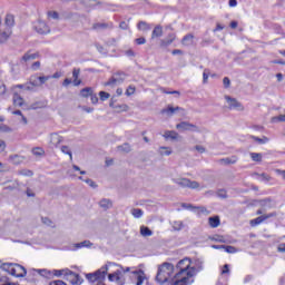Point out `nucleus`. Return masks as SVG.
I'll list each match as a JSON object with an SVG mask.
<instances>
[{
    "label": "nucleus",
    "mask_w": 285,
    "mask_h": 285,
    "mask_svg": "<svg viewBox=\"0 0 285 285\" xmlns=\"http://www.w3.org/2000/svg\"><path fill=\"white\" fill-rule=\"evenodd\" d=\"M117 150H119L120 153H130V150H132V148L130 147V144L125 142L122 145H119L117 147Z\"/></svg>",
    "instance_id": "7c9ffc66"
},
{
    "label": "nucleus",
    "mask_w": 285,
    "mask_h": 285,
    "mask_svg": "<svg viewBox=\"0 0 285 285\" xmlns=\"http://www.w3.org/2000/svg\"><path fill=\"white\" fill-rule=\"evenodd\" d=\"M108 28V23L106 22H97L92 24V30H106Z\"/></svg>",
    "instance_id": "473e14b6"
},
{
    "label": "nucleus",
    "mask_w": 285,
    "mask_h": 285,
    "mask_svg": "<svg viewBox=\"0 0 285 285\" xmlns=\"http://www.w3.org/2000/svg\"><path fill=\"white\" fill-rule=\"evenodd\" d=\"M80 95L85 99H88V97H90L92 95V88L91 87H86V88L81 89Z\"/></svg>",
    "instance_id": "c756f323"
},
{
    "label": "nucleus",
    "mask_w": 285,
    "mask_h": 285,
    "mask_svg": "<svg viewBox=\"0 0 285 285\" xmlns=\"http://www.w3.org/2000/svg\"><path fill=\"white\" fill-rule=\"evenodd\" d=\"M18 175H22V177H32L35 173L30 169H21L18 171Z\"/></svg>",
    "instance_id": "e433bc0d"
},
{
    "label": "nucleus",
    "mask_w": 285,
    "mask_h": 285,
    "mask_svg": "<svg viewBox=\"0 0 285 285\" xmlns=\"http://www.w3.org/2000/svg\"><path fill=\"white\" fill-rule=\"evenodd\" d=\"M180 110H184V108L177 106L173 107V105H168L167 108L161 109V115H167V117H173V115H176V112H179Z\"/></svg>",
    "instance_id": "f8f14e48"
},
{
    "label": "nucleus",
    "mask_w": 285,
    "mask_h": 285,
    "mask_svg": "<svg viewBox=\"0 0 285 285\" xmlns=\"http://www.w3.org/2000/svg\"><path fill=\"white\" fill-rule=\"evenodd\" d=\"M80 72H81L80 69L75 68V69L72 70V77H73V79H79Z\"/></svg>",
    "instance_id": "680f3d73"
},
{
    "label": "nucleus",
    "mask_w": 285,
    "mask_h": 285,
    "mask_svg": "<svg viewBox=\"0 0 285 285\" xmlns=\"http://www.w3.org/2000/svg\"><path fill=\"white\" fill-rule=\"evenodd\" d=\"M223 85H224V88H230V78L229 77H225L223 79Z\"/></svg>",
    "instance_id": "13d9d810"
},
{
    "label": "nucleus",
    "mask_w": 285,
    "mask_h": 285,
    "mask_svg": "<svg viewBox=\"0 0 285 285\" xmlns=\"http://www.w3.org/2000/svg\"><path fill=\"white\" fill-rule=\"evenodd\" d=\"M140 235L142 237H153V230H150V228H148L147 226H141L140 227Z\"/></svg>",
    "instance_id": "cd10ccee"
},
{
    "label": "nucleus",
    "mask_w": 285,
    "mask_h": 285,
    "mask_svg": "<svg viewBox=\"0 0 285 285\" xmlns=\"http://www.w3.org/2000/svg\"><path fill=\"white\" fill-rule=\"evenodd\" d=\"M194 149L197 150V153H200V155H204V153H206V147L202 145H196Z\"/></svg>",
    "instance_id": "603ef678"
},
{
    "label": "nucleus",
    "mask_w": 285,
    "mask_h": 285,
    "mask_svg": "<svg viewBox=\"0 0 285 285\" xmlns=\"http://www.w3.org/2000/svg\"><path fill=\"white\" fill-rule=\"evenodd\" d=\"M49 19H59V12L57 11H48Z\"/></svg>",
    "instance_id": "864d4df0"
},
{
    "label": "nucleus",
    "mask_w": 285,
    "mask_h": 285,
    "mask_svg": "<svg viewBox=\"0 0 285 285\" xmlns=\"http://www.w3.org/2000/svg\"><path fill=\"white\" fill-rule=\"evenodd\" d=\"M33 155L37 157L41 156L43 154V149L41 147H36L32 149Z\"/></svg>",
    "instance_id": "8fccbe9b"
},
{
    "label": "nucleus",
    "mask_w": 285,
    "mask_h": 285,
    "mask_svg": "<svg viewBox=\"0 0 285 285\" xmlns=\"http://www.w3.org/2000/svg\"><path fill=\"white\" fill-rule=\"evenodd\" d=\"M41 68V62L36 61L31 65V70H39Z\"/></svg>",
    "instance_id": "bf43d9fd"
},
{
    "label": "nucleus",
    "mask_w": 285,
    "mask_h": 285,
    "mask_svg": "<svg viewBox=\"0 0 285 285\" xmlns=\"http://www.w3.org/2000/svg\"><path fill=\"white\" fill-rule=\"evenodd\" d=\"M208 223L212 228H217L222 222L219 220V216H213L208 218Z\"/></svg>",
    "instance_id": "5701e85b"
},
{
    "label": "nucleus",
    "mask_w": 285,
    "mask_h": 285,
    "mask_svg": "<svg viewBox=\"0 0 285 285\" xmlns=\"http://www.w3.org/2000/svg\"><path fill=\"white\" fill-rule=\"evenodd\" d=\"M39 52H30V51H27L22 58H21V63H28V61H35V59H39Z\"/></svg>",
    "instance_id": "ddd939ff"
},
{
    "label": "nucleus",
    "mask_w": 285,
    "mask_h": 285,
    "mask_svg": "<svg viewBox=\"0 0 285 285\" xmlns=\"http://www.w3.org/2000/svg\"><path fill=\"white\" fill-rule=\"evenodd\" d=\"M135 87L134 86H129L126 90V95L127 97H130V95H135Z\"/></svg>",
    "instance_id": "4d7b16f0"
},
{
    "label": "nucleus",
    "mask_w": 285,
    "mask_h": 285,
    "mask_svg": "<svg viewBox=\"0 0 285 285\" xmlns=\"http://www.w3.org/2000/svg\"><path fill=\"white\" fill-rule=\"evenodd\" d=\"M159 37H164V27L161 24H157L151 32V39H159Z\"/></svg>",
    "instance_id": "2eb2a0df"
},
{
    "label": "nucleus",
    "mask_w": 285,
    "mask_h": 285,
    "mask_svg": "<svg viewBox=\"0 0 285 285\" xmlns=\"http://www.w3.org/2000/svg\"><path fill=\"white\" fill-rule=\"evenodd\" d=\"M216 195L220 199H228V194H227L226 189H218Z\"/></svg>",
    "instance_id": "4c0bfd02"
},
{
    "label": "nucleus",
    "mask_w": 285,
    "mask_h": 285,
    "mask_svg": "<svg viewBox=\"0 0 285 285\" xmlns=\"http://www.w3.org/2000/svg\"><path fill=\"white\" fill-rule=\"evenodd\" d=\"M137 29L140 30L141 32H148V30H150V24L141 20L138 22Z\"/></svg>",
    "instance_id": "412c9836"
},
{
    "label": "nucleus",
    "mask_w": 285,
    "mask_h": 285,
    "mask_svg": "<svg viewBox=\"0 0 285 285\" xmlns=\"http://www.w3.org/2000/svg\"><path fill=\"white\" fill-rule=\"evenodd\" d=\"M135 41L137 46H144V43H146V38L140 37V38H137Z\"/></svg>",
    "instance_id": "052dcab7"
},
{
    "label": "nucleus",
    "mask_w": 285,
    "mask_h": 285,
    "mask_svg": "<svg viewBox=\"0 0 285 285\" xmlns=\"http://www.w3.org/2000/svg\"><path fill=\"white\" fill-rule=\"evenodd\" d=\"M13 105L21 108L23 106V98L19 96V94H13Z\"/></svg>",
    "instance_id": "c85d7f7f"
},
{
    "label": "nucleus",
    "mask_w": 285,
    "mask_h": 285,
    "mask_svg": "<svg viewBox=\"0 0 285 285\" xmlns=\"http://www.w3.org/2000/svg\"><path fill=\"white\" fill-rule=\"evenodd\" d=\"M131 215L136 218L139 219L141 217H144V210L139 209V208H134L131 209Z\"/></svg>",
    "instance_id": "72a5a7b5"
},
{
    "label": "nucleus",
    "mask_w": 285,
    "mask_h": 285,
    "mask_svg": "<svg viewBox=\"0 0 285 285\" xmlns=\"http://www.w3.org/2000/svg\"><path fill=\"white\" fill-rule=\"evenodd\" d=\"M85 184H88L91 188H97V183L90 178L85 179Z\"/></svg>",
    "instance_id": "5fc2aeb1"
},
{
    "label": "nucleus",
    "mask_w": 285,
    "mask_h": 285,
    "mask_svg": "<svg viewBox=\"0 0 285 285\" xmlns=\"http://www.w3.org/2000/svg\"><path fill=\"white\" fill-rule=\"evenodd\" d=\"M99 206H100V208H104V210H108V209L112 208V200H110L108 198H102L99 202Z\"/></svg>",
    "instance_id": "f3484780"
},
{
    "label": "nucleus",
    "mask_w": 285,
    "mask_h": 285,
    "mask_svg": "<svg viewBox=\"0 0 285 285\" xmlns=\"http://www.w3.org/2000/svg\"><path fill=\"white\" fill-rule=\"evenodd\" d=\"M224 250H225V253H229L230 255L237 253V248H235V246H230V245H225Z\"/></svg>",
    "instance_id": "79ce46f5"
},
{
    "label": "nucleus",
    "mask_w": 285,
    "mask_h": 285,
    "mask_svg": "<svg viewBox=\"0 0 285 285\" xmlns=\"http://www.w3.org/2000/svg\"><path fill=\"white\" fill-rule=\"evenodd\" d=\"M10 39V35L6 31L0 32V43H6Z\"/></svg>",
    "instance_id": "a19ab883"
},
{
    "label": "nucleus",
    "mask_w": 285,
    "mask_h": 285,
    "mask_svg": "<svg viewBox=\"0 0 285 285\" xmlns=\"http://www.w3.org/2000/svg\"><path fill=\"white\" fill-rule=\"evenodd\" d=\"M177 39V36L175 33H169L167 38L160 40L161 48H168Z\"/></svg>",
    "instance_id": "4468645a"
},
{
    "label": "nucleus",
    "mask_w": 285,
    "mask_h": 285,
    "mask_svg": "<svg viewBox=\"0 0 285 285\" xmlns=\"http://www.w3.org/2000/svg\"><path fill=\"white\" fill-rule=\"evenodd\" d=\"M176 128L177 130H180V132H199V127L188 121H180L176 125Z\"/></svg>",
    "instance_id": "0eeeda50"
},
{
    "label": "nucleus",
    "mask_w": 285,
    "mask_h": 285,
    "mask_svg": "<svg viewBox=\"0 0 285 285\" xmlns=\"http://www.w3.org/2000/svg\"><path fill=\"white\" fill-rule=\"evenodd\" d=\"M178 273L175 275L174 285H188L190 277L197 275L195 267H190V258H184L177 263Z\"/></svg>",
    "instance_id": "f257e3e1"
},
{
    "label": "nucleus",
    "mask_w": 285,
    "mask_h": 285,
    "mask_svg": "<svg viewBox=\"0 0 285 285\" xmlns=\"http://www.w3.org/2000/svg\"><path fill=\"white\" fill-rule=\"evenodd\" d=\"M165 139H171V141H175L178 139L179 137V134H177V131H166L165 135H164Z\"/></svg>",
    "instance_id": "a878e982"
},
{
    "label": "nucleus",
    "mask_w": 285,
    "mask_h": 285,
    "mask_svg": "<svg viewBox=\"0 0 285 285\" xmlns=\"http://www.w3.org/2000/svg\"><path fill=\"white\" fill-rule=\"evenodd\" d=\"M137 276V283L136 285H144V282H148V278H146V274L144 271L135 272Z\"/></svg>",
    "instance_id": "aec40b11"
},
{
    "label": "nucleus",
    "mask_w": 285,
    "mask_h": 285,
    "mask_svg": "<svg viewBox=\"0 0 285 285\" xmlns=\"http://www.w3.org/2000/svg\"><path fill=\"white\" fill-rule=\"evenodd\" d=\"M119 28L121 30H128V23L126 21H121L120 24H119Z\"/></svg>",
    "instance_id": "69168bd1"
},
{
    "label": "nucleus",
    "mask_w": 285,
    "mask_h": 285,
    "mask_svg": "<svg viewBox=\"0 0 285 285\" xmlns=\"http://www.w3.org/2000/svg\"><path fill=\"white\" fill-rule=\"evenodd\" d=\"M250 139H253L254 141H257V144H268L269 139L268 137L264 136L263 138H259L257 136H250Z\"/></svg>",
    "instance_id": "2f4dec72"
},
{
    "label": "nucleus",
    "mask_w": 285,
    "mask_h": 285,
    "mask_svg": "<svg viewBox=\"0 0 285 285\" xmlns=\"http://www.w3.org/2000/svg\"><path fill=\"white\" fill-rule=\"evenodd\" d=\"M61 153H63V155H69L70 159H72V151L70 150V147L62 146L61 147Z\"/></svg>",
    "instance_id": "49530a36"
},
{
    "label": "nucleus",
    "mask_w": 285,
    "mask_h": 285,
    "mask_svg": "<svg viewBox=\"0 0 285 285\" xmlns=\"http://www.w3.org/2000/svg\"><path fill=\"white\" fill-rule=\"evenodd\" d=\"M3 150H6V141L0 140V153H3Z\"/></svg>",
    "instance_id": "774afa93"
},
{
    "label": "nucleus",
    "mask_w": 285,
    "mask_h": 285,
    "mask_svg": "<svg viewBox=\"0 0 285 285\" xmlns=\"http://www.w3.org/2000/svg\"><path fill=\"white\" fill-rule=\"evenodd\" d=\"M279 121H285V114L284 115H279V116H275L272 117V124H277Z\"/></svg>",
    "instance_id": "a18cd8bd"
},
{
    "label": "nucleus",
    "mask_w": 285,
    "mask_h": 285,
    "mask_svg": "<svg viewBox=\"0 0 285 285\" xmlns=\"http://www.w3.org/2000/svg\"><path fill=\"white\" fill-rule=\"evenodd\" d=\"M9 161H11V164H14V166H19V164H22L23 161V156H19V155L10 156Z\"/></svg>",
    "instance_id": "b1692460"
},
{
    "label": "nucleus",
    "mask_w": 285,
    "mask_h": 285,
    "mask_svg": "<svg viewBox=\"0 0 285 285\" xmlns=\"http://www.w3.org/2000/svg\"><path fill=\"white\" fill-rule=\"evenodd\" d=\"M62 141L61 136L58 134H51L50 144L52 146H59V144Z\"/></svg>",
    "instance_id": "393cba45"
},
{
    "label": "nucleus",
    "mask_w": 285,
    "mask_h": 285,
    "mask_svg": "<svg viewBox=\"0 0 285 285\" xmlns=\"http://www.w3.org/2000/svg\"><path fill=\"white\" fill-rule=\"evenodd\" d=\"M36 273H39L41 277H50L52 275V272L48 269H32Z\"/></svg>",
    "instance_id": "f704fd0d"
},
{
    "label": "nucleus",
    "mask_w": 285,
    "mask_h": 285,
    "mask_svg": "<svg viewBox=\"0 0 285 285\" xmlns=\"http://www.w3.org/2000/svg\"><path fill=\"white\" fill-rule=\"evenodd\" d=\"M49 76H40L37 78V80H31V86H43L46 81H49Z\"/></svg>",
    "instance_id": "dca6fc26"
},
{
    "label": "nucleus",
    "mask_w": 285,
    "mask_h": 285,
    "mask_svg": "<svg viewBox=\"0 0 285 285\" xmlns=\"http://www.w3.org/2000/svg\"><path fill=\"white\" fill-rule=\"evenodd\" d=\"M160 155L168 157L173 155V150H170L168 147H160Z\"/></svg>",
    "instance_id": "58836bf2"
},
{
    "label": "nucleus",
    "mask_w": 285,
    "mask_h": 285,
    "mask_svg": "<svg viewBox=\"0 0 285 285\" xmlns=\"http://www.w3.org/2000/svg\"><path fill=\"white\" fill-rule=\"evenodd\" d=\"M254 176L256 177V179H258V181H271V176L266 173H255Z\"/></svg>",
    "instance_id": "bb28decb"
},
{
    "label": "nucleus",
    "mask_w": 285,
    "mask_h": 285,
    "mask_svg": "<svg viewBox=\"0 0 285 285\" xmlns=\"http://www.w3.org/2000/svg\"><path fill=\"white\" fill-rule=\"evenodd\" d=\"M66 271H70L68 268L66 269H53V272H51V275H55L56 277H61V275H66Z\"/></svg>",
    "instance_id": "ea45409f"
},
{
    "label": "nucleus",
    "mask_w": 285,
    "mask_h": 285,
    "mask_svg": "<svg viewBox=\"0 0 285 285\" xmlns=\"http://www.w3.org/2000/svg\"><path fill=\"white\" fill-rule=\"evenodd\" d=\"M0 268L13 277H26L28 275L26 267L17 263H3Z\"/></svg>",
    "instance_id": "7ed1b4c3"
},
{
    "label": "nucleus",
    "mask_w": 285,
    "mask_h": 285,
    "mask_svg": "<svg viewBox=\"0 0 285 285\" xmlns=\"http://www.w3.org/2000/svg\"><path fill=\"white\" fill-rule=\"evenodd\" d=\"M271 217H277V213L273 212L267 215L258 216L250 220V226H259V224H264V222H266V219H271Z\"/></svg>",
    "instance_id": "1a4fd4ad"
},
{
    "label": "nucleus",
    "mask_w": 285,
    "mask_h": 285,
    "mask_svg": "<svg viewBox=\"0 0 285 285\" xmlns=\"http://www.w3.org/2000/svg\"><path fill=\"white\" fill-rule=\"evenodd\" d=\"M106 273H108V265L96 271L95 273L86 274V279H88V282L91 284H95V282H104V279H106Z\"/></svg>",
    "instance_id": "20e7f679"
},
{
    "label": "nucleus",
    "mask_w": 285,
    "mask_h": 285,
    "mask_svg": "<svg viewBox=\"0 0 285 285\" xmlns=\"http://www.w3.org/2000/svg\"><path fill=\"white\" fill-rule=\"evenodd\" d=\"M99 97H100V101H107V99H110V94L106 91H100Z\"/></svg>",
    "instance_id": "de8ad7c7"
},
{
    "label": "nucleus",
    "mask_w": 285,
    "mask_h": 285,
    "mask_svg": "<svg viewBox=\"0 0 285 285\" xmlns=\"http://www.w3.org/2000/svg\"><path fill=\"white\" fill-rule=\"evenodd\" d=\"M91 104L97 105L99 104V97H97V94L90 95Z\"/></svg>",
    "instance_id": "6e6d98bb"
},
{
    "label": "nucleus",
    "mask_w": 285,
    "mask_h": 285,
    "mask_svg": "<svg viewBox=\"0 0 285 285\" xmlns=\"http://www.w3.org/2000/svg\"><path fill=\"white\" fill-rule=\"evenodd\" d=\"M4 23H6V26H9V27L14 26V16L7 14Z\"/></svg>",
    "instance_id": "c9c22d12"
},
{
    "label": "nucleus",
    "mask_w": 285,
    "mask_h": 285,
    "mask_svg": "<svg viewBox=\"0 0 285 285\" xmlns=\"http://www.w3.org/2000/svg\"><path fill=\"white\" fill-rule=\"evenodd\" d=\"M250 157L253 161H262V154L259 153H250Z\"/></svg>",
    "instance_id": "09e8293b"
},
{
    "label": "nucleus",
    "mask_w": 285,
    "mask_h": 285,
    "mask_svg": "<svg viewBox=\"0 0 285 285\" xmlns=\"http://www.w3.org/2000/svg\"><path fill=\"white\" fill-rule=\"evenodd\" d=\"M227 273H230V268L228 267V264H225V265L223 266L222 274H223V275H226Z\"/></svg>",
    "instance_id": "e2e57ef3"
},
{
    "label": "nucleus",
    "mask_w": 285,
    "mask_h": 285,
    "mask_svg": "<svg viewBox=\"0 0 285 285\" xmlns=\"http://www.w3.org/2000/svg\"><path fill=\"white\" fill-rule=\"evenodd\" d=\"M193 39H195V36H193V33L184 36L181 40L183 46H193Z\"/></svg>",
    "instance_id": "4be33fe9"
},
{
    "label": "nucleus",
    "mask_w": 285,
    "mask_h": 285,
    "mask_svg": "<svg viewBox=\"0 0 285 285\" xmlns=\"http://www.w3.org/2000/svg\"><path fill=\"white\" fill-rule=\"evenodd\" d=\"M108 279H109V282H115V279H116V282H119V271L116 273L109 274Z\"/></svg>",
    "instance_id": "c03bdc74"
},
{
    "label": "nucleus",
    "mask_w": 285,
    "mask_h": 285,
    "mask_svg": "<svg viewBox=\"0 0 285 285\" xmlns=\"http://www.w3.org/2000/svg\"><path fill=\"white\" fill-rule=\"evenodd\" d=\"M125 80L126 73L122 71H117L107 82H105V86H110L111 88H115V86H121V83H124Z\"/></svg>",
    "instance_id": "39448f33"
},
{
    "label": "nucleus",
    "mask_w": 285,
    "mask_h": 285,
    "mask_svg": "<svg viewBox=\"0 0 285 285\" xmlns=\"http://www.w3.org/2000/svg\"><path fill=\"white\" fill-rule=\"evenodd\" d=\"M174 230H181L184 228V224L181 222H174Z\"/></svg>",
    "instance_id": "3c124183"
},
{
    "label": "nucleus",
    "mask_w": 285,
    "mask_h": 285,
    "mask_svg": "<svg viewBox=\"0 0 285 285\" xmlns=\"http://www.w3.org/2000/svg\"><path fill=\"white\" fill-rule=\"evenodd\" d=\"M225 99L229 104V110H244V106L237 99L230 96H225Z\"/></svg>",
    "instance_id": "9b49d317"
},
{
    "label": "nucleus",
    "mask_w": 285,
    "mask_h": 285,
    "mask_svg": "<svg viewBox=\"0 0 285 285\" xmlns=\"http://www.w3.org/2000/svg\"><path fill=\"white\" fill-rule=\"evenodd\" d=\"M195 266H196V267H194V268H195V271H196V274H197V273H200V271H204V262H202V261H196Z\"/></svg>",
    "instance_id": "37998d69"
},
{
    "label": "nucleus",
    "mask_w": 285,
    "mask_h": 285,
    "mask_svg": "<svg viewBox=\"0 0 285 285\" xmlns=\"http://www.w3.org/2000/svg\"><path fill=\"white\" fill-rule=\"evenodd\" d=\"M42 224H46V226H50V224H52V220H50V218L48 217H42Z\"/></svg>",
    "instance_id": "0e129e2a"
},
{
    "label": "nucleus",
    "mask_w": 285,
    "mask_h": 285,
    "mask_svg": "<svg viewBox=\"0 0 285 285\" xmlns=\"http://www.w3.org/2000/svg\"><path fill=\"white\" fill-rule=\"evenodd\" d=\"M278 253H285V243L279 244L277 247Z\"/></svg>",
    "instance_id": "338daca9"
},
{
    "label": "nucleus",
    "mask_w": 285,
    "mask_h": 285,
    "mask_svg": "<svg viewBox=\"0 0 285 285\" xmlns=\"http://www.w3.org/2000/svg\"><path fill=\"white\" fill-rule=\"evenodd\" d=\"M92 243L90 240H83L81 243L73 244L75 250H79V248H91Z\"/></svg>",
    "instance_id": "6ab92c4d"
},
{
    "label": "nucleus",
    "mask_w": 285,
    "mask_h": 285,
    "mask_svg": "<svg viewBox=\"0 0 285 285\" xmlns=\"http://www.w3.org/2000/svg\"><path fill=\"white\" fill-rule=\"evenodd\" d=\"M65 279L67 282H70L72 285H82L83 284L82 277L79 274H77L70 269L66 271Z\"/></svg>",
    "instance_id": "6e6552de"
},
{
    "label": "nucleus",
    "mask_w": 285,
    "mask_h": 285,
    "mask_svg": "<svg viewBox=\"0 0 285 285\" xmlns=\"http://www.w3.org/2000/svg\"><path fill=\"white\" fill-rule=\"evenodd\" d=\"M35 30L38 35H48L50 27H48L45 21L38 20L35 24Z\"/></svg>",
    "instance_id": "9d476101"
},
{
    "label": "nucleus",
    "mask_w": 285,
    "mask_h": 285,
    "mask_svg": "<svg viewBox=\"0 0 285 285\" xmlns=\"http://www.w3.org/2000/svg\"><path fill=\"white\" fill-rule=\"evenodd\" d=\"M173 273H175V266L170 263H164L158 267L156 282L158 284H166L173 277Z\"/></svg>",
    "instance_id": "f03ea898"
},
{
    "label": "nucleus",
    "mask_w": 285,
    "mask_h": 285,
    "mask_svg": "<svg viewBox=\"0 0 285 285\" xmlns=\"http://www.w3.org/2000/svg\"><path fill=\"white\" fill-rule=\"evenodd\" d=\"M218 161L219 164H224L225 166H230V164H237V156L222 158Z\"/></svg>",
    "instance_id": "a211bd4d"
},
{
    "label": "nucleus",
    "mask_w": 285,
    "mask_h": 285,
    "mask_svg": "<svg viewBox=\"0 0 285 285\" xmlns=\"http://www.w3.org/2000/svg\"><path fill=\"white\" fill-rule=\"evenodd\" d=\"M173 181L174 184L180 186V188H191V190H196V188H199V183L190 180L188 178H174Z\"/></svg>",
    "instance_id": "423d86ee"
}]
</instances>
